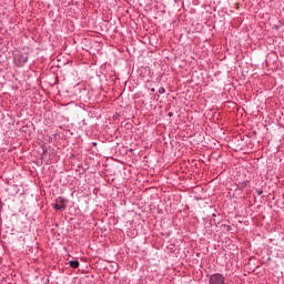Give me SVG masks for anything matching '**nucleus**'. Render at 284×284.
<instances>
[{"label":"nucleus","mask_w":284,"mask_h":284,"mask_svg":"<svg viewBox=\"0 0 284 284\" xmlns=\"http://www.w3.org/2000/svg\"><path fill=\"white\" fill-rule=\"evenodd\" d=\"M210 284H225V277L222 274H213L210 278Z\"/></svg>","instance_id":"obj_1"},{"label":"nucleus","mask_w":284,"mask_h":284,"mask_svg":"<svg viewBox=\"0 0 284 284\" xmlns=\"http://www.w3.org/2000/svg\"><path fill=\"white\" fill-rule=\"evenodd\" d=\"M69 265L70 267H73V270H77V267H79V261H70Z\"/></svg>","instance_id":"obj_2"},{"label":"nucleus","mask_w":284,"mask_h":284,"mask_svg":"<svg viewBox=\"0 0 284 284\" xmlns=\"http://www.w3.org/2000/svg\"><path fill=\"white\" fill-rule=\"evenodd\" d=\"M55 210H60V212H63V210H65V205L64 204H55Z\"/></svg>","instance_id":"obj_3"},{"label":"nucleus","mask_w":284,"mask_h":284,"mask_svg":"<svg viewBox=\"0 0 284 284\" xmlns=\"http://www.w3.org/2000/svg\"><path fill=\"white\" fill-rule=\"evenodd\" d=\"M164 92H165V89H164V88H161V89H160V94H164Z\"/></svg>","instance_id":"obj_4"}]
</instances>
